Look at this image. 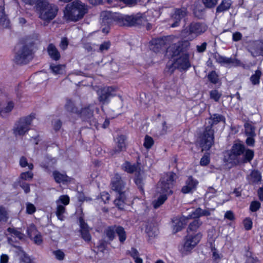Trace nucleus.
I'll return each instance as SVG.
<instances>
[{
	"label": "nucleus",
	"instance_id": "1",
	"mask_svg": "<svg viewBox=\"0 0 263 263\" xmlns=\"http://www.w3.org/2000/svg\"><path fill=\"white\" fill-rule=\"evenodd\" d=\"M100 17L102 26H109L114 22H116L121 26H134L146 25L147 30L152 27V25L147 23L145 18L139 14L135 15H127L105 11L102 12Z\"/></svg>",
	"mask_w": 263,
	"mask_h": 263
},
{
	"label": "nucleus",
	"instance_id": "2",
	"mask_svg": "<svg viewBox=\"0 0 263 263\" xmlns=\"http://www.w3.org/2000/svg\"><path fill=\"white\" fill-rule=\"evenodd\" d=\"M254 151L247 147L240 140L234 143L229 154V159L235 165L250 163L254 157Z\"/></svg>",
	"mask_w": 263,
	"mask_h": 263
},
{
	"label": "nucleus",
	"instance_id": "3",
	"mask_svg": "<svg viewBox=\"0 0 263 263\" xmlns=\"http://www.w3.org/2000/svg\"><path fill=\"white\" fill-rule=\"evenodd\" d=\"M176 174L168 172L164 174L158 184V192L161 193L159 197L153 202L155 209L160 207L167 199V196L172 194L173 188L176 180Z\"/></svg>",
	"mask_w": 263,
	"mask_h": 263
},
{
	"label": "nucleus",
	"instance_id": "4",
	"mask_svg": "<svg viewBox=\"0 0 263 263\" xmlns=\"http://www.w3.org/2000/svg\"><path fill=\"white\" fill-rule=\"evenodd\" d=\"M225 122V117L221 115L214 114L209 119L210 125L206 126L204 131L199 138V144L202 151L209 150L214 143V131L213 125L220 122Z\"/></svg>",
	"mask_w": 263,
	"mask_h": 263
},
{
	"label": "nucleus",
	"instance_id": "5",
	"mask_svg": "<svg viewBox=\"0 0 263 263\" xmlns=\"http://www.w3.org/2000/svg\"><path fill=\"white\" fill-rule=\"evenodd\" d=\"M86 12L85 5L79 1H74L67 5L64 11L65 18L74 22L81 19Z\"/></svg>",
	"mask_w": 263,
	"mask_h": 263
},
{
	"label": "nucleus",
	"instance_id": "6",
	"mask_svg": "<svg viewBox=\"0 0 263 263\" xmlns=\"http://www.w3.org/2000/svg\"><path fill=\"white\" fill-rule=\"evenodd\" d=\"M36 7L37 10L39 11L40 18L47 22L54 19L59 10L57 6L49 3L47 0L38 1Z\"/></svg>",
	"mask_w": 263,
	"mask_h": 263
},
{
	"label": "nucleus",
	"instance_id": "7",
	"mask_svg": "<svg viewBox=\"0 0 263 263\" xmlns=\"http://www.w3.org/2000/svg\"><path fill=\"white\" fill-rule=\"evenodd\" d=\"M189 57L190 55L187 52L181 54L175 59L171 64L167 65V71L170 74H172L176 69L180 71L187 70L191 66Z\"/></svg>",
	"mask_w": 263,
	"mask_h": 263
},
{
	"label": "nucleus",
	"instance_id": "8",
	"mask_svg": "<svg viewBox=\"0 0 263 263\" xmlns=\"http://www.w3.org/2000/svg\"><path fill=\"white\" fill-rule=\"evenodd\" d=\"M208 26L204 23L193 22L185 27L182 31V34L185 37L193 40L205 32Z\"/></svg>",
	"mask_w": 263,
	"mask_h": 263
},
{
	"label": "nucleus",
	"instance_id": "9",
	"mask_svg": "<svg viewBox=\"0 0 263 263\" xmlns=\"http://www.w3.org/2000/svg\"><path fill=\"white\" fill-rule=\"evenodd\" d=\"M31 47L24 45H18L16 48L14 61L17 64H26L32 59Z\"/></svg>",
	"mask_w": 263,
	"mask_h": 263
},
{
	"label": "nucleus",
	"instance_id": "10",
	"mask_svg": "<svg viewBox=\"0 0 263 263\" xmlns=\"http://www.w3.org/2000/svg\"><path fill=\"white\" fill-rule=\"evenodd\" d=\"M33 118L28 116L20 118L15 122L13 128V133L15 137L24 136L30 129Z\"/></svg>",
	"mask_w": 263,
	"mask_h": 263
},
{
	"label": "nucleus",
	"instance_id": "11",
	"mask_svg": "<svg viewBox=\"0 0 263 263\" xmlns=\"http://www.w3.org/2000/svg\"><path fill=\"white\" fill-rule=\"evenodd\" d=\"M190 45V43L186 40L172 44L167 48L166 55L171 58L178 57L181 54L187 52Z\"/></svg>",
	"mask_w": 263,
	"mask_h": 263
},
{
	"label": "nucleus",
	"instance_id": "12",
	"mask_svg": "<svg viewBox=\"0 0 263 263\" xmlns=\"http://www.w3.org/2000/svg\"><path fill=\"white\" fill-rule=\"evenodd\" d=\"M201 238L202 234L200 233L196 234L187 233L184 238V245L180 250L182 255L188 254L199 242Z\"/></svg>",
	"mask_w": 263,
	"mask_h": 263
},
{
	"label": "nucleus",
	"instance_id": "13",
	"mask_svg": "<svg viewBox=\"0 0 263 263\" xmlns=\"http://www.w3.org/2000/svg\"><path fill=\"white\" fill-rule=\"evenodd\" d=\"M116 89L112 87H105L98 91V100L102 104H107L109 99L115 95Z\"/></svg>",
	"mask_w": 263,
	"mask_h": 263
},
{
	"label": "nucleus",
	"instance_id": "14",
	"mask_svg": "<svg viewBox=\"0 0 263 263\" xmlns=\"http://www.w3.org/2000/svg\"><path fill=\"white\" fill-rule=\"evenodd\" d=\"M111 184L112 190L118 194L125 193L126 183L124 179L119 174H116L112 178Z\"/></svg>",
	"mask_w": 263,
	"mask_h": 263
},
{
	"label": "nucleus",
	"instance_id": "15",
	"mask_svg": "<svg viewBox=\"0 0 263 263\" xmlns=\"http://www.w3.org/2000/svg\"><path fill=\"white\" fill-rule=\"evenodd\" d=\"M187 13L186 8L183 7L174 9V12L171 14V21L173 23L171 24L172 27H176L179 26L180 22Z\"/></svg>",
	"mask_w": 263,
	"mask_h": 263
},
{
	"label": "nucleus",
	"instance_id": "16",
	"mask_svg": "<svg viewBox=\"0 0 263 263\" xmlns=\"http://www.w3.org/2000/svg\"><path fill=\"white\" fill-rule=\"evenodd\" d=\"M198 181L192 176H188L185 182V185L181 189V192L187 194L193 192L196 190Z\"/></svg>",
	"mask_w": 263,
	"mask_h": 263
},
{
	"label": "nucleus",
	"instance_id": "17",
	"mask_svg": "<svg viewBox=\"0 0 263 263\" xmlns=\"http://www.w3.org/2000/svg\"><path fill=\"white\" fill-rule=\"evenodd\" d=\"M125 137L123 135L119 136L116 139L117 147H115L110 151V154L112 156L119 154L126 149Z\"/></svg>",
	"mask_w": 263,
	"mask_h": 263
},
{
	"label": "nucleus",
	"instance_id": "18",
	"mask_svg": "<svg viewBox=\"0 0 263 263\" xmlns=\"http://www.w3.org/2000/svg\"><path fill=\"white\" fill-rule=\"evenodd\" d=\"M93 112V109L90 108V106H88L82 108L81 112H79L78 114L80 115L83 121L90 122L91 125V122H94Z\"/></svg>",
	"mask_w": 263,
	"mask_h": 263
},
{
	"label": "nucleus",
	"instance_id": "19",
	"mask_svg": "<svg viewBox=\"0 0 263 263\" xmlns=\"http://www.w3.org/2000/svg\"><path fill=\"white\" fill-rule=\"evenodd\" d=\"M80 232L82 238L86 242H89L91 240V237L89 233V230L87 224L82 219H80Z\"/></svg>",
	"mask_w": 263,
	"mask_h": 263
},
{
	"label": "nucleus",
	"instance_id": "20",
	"mask_svg": "<svg viewBox=\"0 0 263 263\" xmlns=\"http://www.w3.org/2000/svg\"><path fill=\"white\" fill-rule=\"evenodd\" d=\"M28 235L30 238H33L35 244L40 245L42 242V237L40 233H38L34 226H31L27 230Z\"/></svg>",
	"mask_w": 263,
	"mask_h": 263
},
{
	"label": "nucleus",
	"instance_id": "21",
	"mask_svg": "<svg viewBox=\"0 0 263 263\" xmlns=\"http://www.w3.org/2000/svg\"><path fill=\"white\" fill-rule=\"evenodd\" d=\"M188 218L185 217L180 218H175L173 220V232L176 233L181 231L184 226L186 224V220Z\"/></svg>",
	"mask_w": 263,
	"mask_h": 263
},
{
	"label": "nucleus",
	"instance_id": "22",
	"mask_svg": "<svg viewBox=\"0 0 263 263\" xmlns=\"http://www.w3.org/2000/svg\"><path fill=\"white\" fill-rule=\"evenodd\" d=\"M47 51L50 57L54 61L59 60L61 55L58 49L53 44H50L47 48Z\"/></svg>",
	"mask_w": 263,
	"mask_h": 263
},
{
	"label": "nucleus",
	"instance_id": "23",
	"mask_svg": "<svg viewBox=\"0 0 263 263\" xmlns=\"http://www.w3.org/2000/svg\"><path fill=\"white\" fill-rule=\"evenodd\" d=\"M53 176L56 182L63 184L70 181V178L65 174H62L58 171H54Z\"/></svg>",
	"mask_w": 263,
	"mask_h": 263
},
{
	"label": "nucleus",
	"instance_id": "24",
	"mask_svg": "<svg viewBox=\"0 0 263 263\" xmlns=\"http://www.w3.org/2000/svg\"><path fill=\"white\" fill-rule=\"evenodd\" d=\"M245 134L246 136H256V127L251 121H247L244 124Z\"/></svg>",
	"mask_w": 263,
	"mask_h": 263
},
{
	"label": "nucleus",
	"instance_id": "25",
	"mask_svg": "<svg viewBox=\"0 0 263 263\" xmlns=\"http://www.w3.org/2000/svg\"><path fill=\"white\" fill-rule=\"evenodd\" d=\"M202 222L199 219H194L192 222L190 223L187 229V233L196 234L197 231Z\"/></svg>",
	"mask_w": 263,
	"mask_h": 263
},
{
	"label": "nucleus",
	"instance_id": "26",
	"mask_svg": "<svg viewBox=\"0 0 263 263\" xmlns=\"http://www.w3.org/2000/svg\"><path fill=\"white\" fill-rule=\"evenodd\" d=\"M194 13L196 17L200 18L202 17L204 12L205 11V7L199 2H196L194 5Z\"/></svg>",
	"mask_w": 263,
	"mask_h": 263
},
{
	"label": "nucleus",
	"instance_id": "27",
	"mask_svg": "<svg viewBox=\"0 0 263 263\" xmlns=\"http://www.w3.org/2000/svg\"><path fill=\"white\" fill-rule=\"evenodd\" d=\"M115 230L116 234L119 237L120 242L124 243L127 238L126 233L124 228L120 226H117L116 229Z\"/></svg>",
	"mask_w": 263,
	"mask_h": 263
},
{
	"label": "nucleus",
	"instance_id": "28",
	"mask_svg": "<svg viewBox=\"0 0 263 263\" xmlns=\"http://www.w3.org/2000/svg\"><path fill=\"white\" fill-rule=\"evenodd\" d=\"M222 64L226 66H240L241 63L240 61L238 60L237 59L224 57Z\"/></svg>",
	"mask_w": 263,
	"mask_h": 263
},
{
	"label": "nucleus",
	"instance_id": "29",
	"mask_svg": "<svg viewBox=\"0 0 263 263\" xmlns=\"http://www.w3.org/2000/svg\"><path fill=\"white\" fill-rule=\"evenodd\" d=\"M118 194V197L115 200L114 203L119 209L122 210L124 207L125 201L126 200L125 193Z\"/></svg>",
	"mask_w": 263,
	"mask_h": 263
},
{
	"label": "nucleus",
	"instance_id": "30",
	"mask_svg": "<svg viewBox=\"0 0 263 263\" xmlns=\"http://www.w3.org/2000/svg\"><path fill=\"white\" fill-rule=\"evenodd\" d=\"M261 176L260 173L256 170H253L249 176V181L251 183H258L261 181Z\"/></svg>",
	"mask_w": 263,
	"mask_h": 263
},
{
	"label": "nucleus",
	"instance_id": "31",
	"mask_svg": "<svg viewBox=\"0 0 263 263\" xmlns=\"http://www.w3.org/2000/svg\"><path fill=\"white\" fill-rule=\"evenodd\" d=\"M232 3L230 0H223L217 7L216 12L220 13L228 10L231 6Z\"/></svg>",
	"mask_w": 263,
	"mask_h": 263
},
{
	"label": "nucleus",
	"instance_id": "32",
	"mask_svg": "<svg viewBox=\"0 0 263 263\" xmlns=\"http://www.w3.org/2000/svg\"><path fill=\"white\" fill-rule=\"evenodd\" d=\"M261 74L262 73L260 70L257 69L255 71V73L251 76L250 80L253 85H255L259 84L260 78Z\"/></svg>",
	"mask_w": 263,
	"mask_h": 263
},
{
	"label": "nucleus",
	"instance_id": "33",
	"mask_svg": "<svg viewBox=\"0 0 263 263\" xmlns=\"http://www.w3.org/2000/svg\"><path fill=\"white\" fill-rule=\"evenodd\" d=\"M127 254L130 255L135 260L136 263H143L142 259L139 257V252L135 248H132L130 250L127 251Z\"/></svg>",
	"mask_w": 263,
	"mask_h": 263
},
{
	"label": "nucleus",
	"instance_id": "34",
	"mask_svg": "<svg viewBox=\"0 0 263 263\" xmlns=\"http://www.w3.org/2000/svg\"><path fill=\"white\" fill-rule=\"evenodd\" d=\"M117 225H114L107 228L105 230V234L109 240L112 241L115 237Z\"/></svg>",
	"mask_w": 263,
	"mask_h": 263
},
{
	"label": "nucleus",
	"instance_id": "35",
	"mask_svg": "<svg viewBox=\"0 0 263 263\" xmlns=\"http://www.w3.org/2000/svg\"><path fill=\"white\" fill-rule=\"evenodd\" d=\"M65 107L66 110L69 112L79 113L78 108L75 106L73 102L70 100H67Z\"/></svg>",
	"mask_w": 263,
	"mask_h": 263
},
{
	"label": "nucleus",
	"instance_id": "36",
	"mask_svg": "<svg viewBox=\"0 0 263 263\" xmlns=\"http://www.w3.org/2000/svg\"><path fill=\"white\" fill-rule=\"evenodd\" d=\"M14 107V103L12 101L8 102L6 106L5 107H0V115L3 116L5 114L10 112Z\"/></svg>",
	"mask_w": 263,
	"mask_h": 263
},
{
	"label": "nucleus",
	"instance_id": "37",
	"mask_svg": "<svg viewBox=\"0 0 263 263\" xmlns=\"http://www.w3.org/2000/svg\"><path fill=\"white\" fill-rule=\"evenodd\" d=\"M122 169L127 173H133L137 170V166L132 165L129 162L126 161L122 166Z\"/></svg>",
	"mask_w": 263,
	"mask_h": 263
},
{
	"label": "nucleus",
	"instance_id": "38",
	"mask_svg": "<svg viewBox=\"0 0 263 263\" xmlns=\"http://www.w3.org/2000/svg\"><path fill=\"white\" fill-rule=\"evenodd\" d=\"M7 231L11 234L12 236H16L20 240L24 238V235L14 228H8Z\"/></svg>",
	"mask_w": 263,
	"mask_h": 263
},
{
	"label": "nucleus",
	"instance_id": "39",
	"mask_svg": "<svg viewBox=\"0 0 263 263\" xmlns=\"http://www.w3.org/2000/svg\"><path fill=\"white\" fill-rule=\"evenodd\" d=\"M0 23L6 26L9 24V20H7V16L5 13L4 7L0 6Z\"/></svg>",
	"mask_w": 263,
	"mask_h": 263
},
{
	"label": "nucleus",
	"instance_id": "40",
	"mask_svg": "<svg viewBox=\"0 0 263 263\" xmlns=\"http://www.w3.org/2000/svg\"><path fill=\"white\" fill-rule=\"evenodd\" d=\"M8 218V212L7 210L3 206L0 205V222H6Z\"/></svg>",
	"mask_w": 263,
	"mask_h": 263
},
{
	"label": "nucleus",
	"instance_id": "41",
	"mask_svg": "<svg viewBox=\"0 0 263 263\" xmlns=\"http://www.w3.org/2000/svg\"><path fill=\"white\" fill-rule=\"evenodd\" d=\"M64 66L62 65L51 64L50 69L55 74H61L63 72Z\"/></svg>",
	"mask_w": 263,
	"mask_h": 263
},
{
	"label": "nucleus",
	"instance_id": "42",
	"mask_svg": "<svg viewBox=\"0 0 263 263\" xmlns=\"http://www.w3.org/2000/svg\"><path fill=\"white\" fill-rule=\"evenodd\" d=\"M65 212V206L64 205L58 204L57 211H56V215L59 220H64V216H63V214Z\"/></svg>",
	"mask_w": 263,
	"mask_h": 263
},
{
	"label": "nucleus",
	"instance_id": "43",
	"mask_svg": "<svg viewBox=\"0 0 263 263\" xmlns=\"http://www.w3.org/2000/svg\"><path fill=\"white\" fill-rule=\"evenodd\" d=\"M155 45L153 47V50L155 52L160 51V49L164 45V41L162 40H156L154 41Z\"/></svg>",
	"mask_w": 263,
	"mask_h": 263
},
{
	"label": "nucleus",
	"instance_id": "44",
	"mask_svg": "<svg viewBox=\"0 0 263 263\" xmlns=\"http://www.w3.org/2000/svg\"><path fill=\"white\" fill-rule=\"evenodd\" d=\"M20 165L22 167L28 166L30 170L33 168V165L32 163H28L26 158L25 157H21L20 160Z\"/></svg>",
	"mask_w": 263,
	"mask_h": 263
},
{
	"label": "nucleus",
	"instance_id": "45",
	"mask_svg": "<svg viewBox=\"0 0 263 263\" xmlns=\"http://www.w3.org/2000/svg\"><path fill=\"white\" fill-rule=\"evenodd\" d=\"M253 57H257L259 55L263 56V42L259 43L256 47L255 51L251 52Z\"/></svg>",
	"mask_w": 263,
	"mask_h": 263
},
{
	"label": "nucleus",
	"instance_id": "46",
	"mask_svg": "<svg viewBox=\"0 0 263 263\" xmlns=\"http://www.w3.org/2000/svg\"><path fill=\"white\" fill-rule=\"evenodd\" d=\"M153 144L154 140L153 138L151 137L146 135L144 138V142L143 144L144 146L147 149H149L152 147Z\"/></svg>",
	"mask_w": 263,
	"mask_h": 263
},
{
	"label": "nucleus",
	"instance_id": "47",
	"mask_svg": "<svg viewBox=\"0 0 263 263\" xmlns=\"http://www.w3.org/2000/svg\"><path fill=\"white\" fill-rule=\"evenodd\" d=\"M209 80L213 84H216L218 81V76L215 71H212L208 76Z\"/></svg>",
	"mask_w": 263,
	"mask_h": 263
},
{
	"label": "nucleus",
	"instance_id": "48",
	"mask_svg": "<svg viewBox=\"0 0 263 263\" xmlns=\"http://www.w3.org/2000/svg\"><path fill=\"white\" fill-rule=\"evenodd\" d=\"M135 182L138 187V188L140 190L141 192H143V186L144 184L143 179L141 175L137 176L135 179Z\"/></svg>",
	"mask_w": 263,
	"mask_h": 263
},
{
	"label": "nucleus",
	"instance_id": "49",
	"mask_svg": "<svg viewBox=\"0 0 263 263\" xmlns=\"http://www.w3.org/2000/svg\"><path fill=\"white\" fill-rule=\"evenodd\" d=\"M217 1V0H202L204 6L207 8L214 7L216 5Z\"/></svg>",
	"mask_w": 263,
	"mask_h": 263
},
{
	"label": "nucleus",
	"instance_id": "50",
	"mask_svg": "<svg viewBox=\"0 0 263 263\" xmlns=\"http://www.w3.org/2000/svg\"><path fill=\"white\" fill-rule=\"evenodd\" d=\"M33 177V174L31 172H26L22 173L20 175L19 180H31Z\"/></svg>",
	"mask_w": 263,
	"mask_h": 263
},
{
	"label": "nucleus",
	"instance_id": "51",
	"mask_svg": "<svg viewBox=\"0 0 263 263\" xmlns=\"http://www.w3.org/2000/svg\"><path fill=\"white\" fill-rule=\"evenodd\" d=\"M57 204L60 202L63 203L64 205H66L69 203V197L67 195H62L59 199L56 201Z\"/></svg>",
	"mask_w": 263,
	"mask_h": 263
},
{
	"label": "nucleus",
	"instance_id": "52",
	"mask_svg": "<svg viewBox=\"0 0 263 263\" xmlns=\"http://www.w3.org/2000/svg\"><path fill=\"white\" fill-rule=\"evenodd\" d=\"M210 95V98L216 102L219 101L221 96V93H220L217 90H211Z\"/></svg>",
	"mask_w": 263,
	"mask_h": 263
},
{
	"label": "nucleus",
	"instance_id": "53",
	"mask_svg": "<svg viewBox=\"0 0 263 263\" xmlns=\"http://www.w3.org/2000/svg\"><path fill=\"white\" fill-rule=\"evenodd\" d=\"M260 203L257 201H253L251 203L250 210L252 212H256L260 208Z\"/></svg>",
	"mask_w": 263,
	"mask_h": 263
},
{
	"label": "nucleus",
	"instance_id": "54",
	"mask_svg": "<svg viewBox=\"0 0 263 263\" xmlns=\"http://www.w3.org/2000/svg\"><path fill=\"white\" fill-rule=\"evenodd\" d=\"M247 138L246 139L245 143L247 146L250 147H254L255 145V137L256 136H247Z\"/></svg>",
	"mask_w": 263,
	"mask_h": 263
},
{
	"label": "nucleus",
	"instance_id": "55",
	"mask_svg": "<svg viewBox=\"0 0 263 263\" xmlns=\"http://www.w3.org/2000/svg\"><path fill=\"white\" fill-rule=\"evenodd\" d=\"M18 184L24 190L26 194H27L30 192V186L28 183H27L21 180H19Z\"/></svg>",
	"mask_w": 263,
	"mask_h": 263
},
{
	"label": "nucleus",
	"instance_id": "56",
	"mask_svg": "<svg viewBox=\"0 0 263 263\" xmlns=\"http://www.w3.org/2000/svg\"><path fill=\"white\" fill-rule=\"evenodd\" d=\"M36 211L35 206L32 203L28 202L26 203V212L29 214H32Z\"/></svg>",
	"mask_w": 263,
	"mask_h": 263
},
{
	"label": "nucleus",
	"instance_id": "57",
	"mask_svg": "<svg viewBox=\"0 0 263 263\" xmlns=\"http://www.w3.org/2000/svg\"><path fill=\"white\" fill-rule=\"evenodd\" d=\"M53 253L55 255L57 259L60 260H62L64 259L65 257V254L61 250H58L57 251H53Z\"/></svg>",
	"mask_w": 263,
	"mask_h": 263
},
{
	"label": "nucleus",
	"instance_id": "58",
	"mask_svg": "<svg viewBox=\"0 0 263 263\" xmlns=\"http://www.w3.org/2000/svg\"><path fill=\"white\" fill-rule=\"evenodd\" d=\"M243 224L246 230H250L252 227V221L250 218H246L243 221Z\"/></svg>",
	"mask_w": 263,
	"mask_h": 263
},
{
	"label": "nucleus",
	"instance_id": "59",
	"mask_svg": "<svg viewBox=\"0 0 263 263\" xmlns=\"http://www.w3.org/2000/svg\"><path fill=\"white\" fill-rule=\"evenodd\" d=\"M110 46V43L109 42H104L102 44L100 45L99 50L100 51L102 52L104 50H107Z\"/></svg>",
	"mask_w": 263,
	"mask_h": 263
},
{
	"label": "nucleus",
	"instance_id": "60",
	"mask_svg": "<svg viewBox=\"0 0 263 263\" xmlns=\"http://www.w3.org/2000/svg\"><path fill=\"white\" fill-rule=\"evenodd\" d=\"M210 162V157L208 155H204L201 159L200 164L202 166L207 165Z\"/></svg>",
	"mask_w": 263,
	"mask_h": 263
},
{
	"label": "nucleus",
	"instance_id": "61",
	"mask_svg": "<svg viewBox=\"0 0 263 263\" xmlns=\"http://www.w3.org/2000/svg\"><path fill=\"white\" fill-rule=\"evenodd\" d=\"M52 123H53V128L55 130L58 131L61 128L62 124L61 120H60L59 119H56V120H54Z\"/></svg>",
	"mask_w": 263,
	"mask_h": 263
},
{
	"label": "nucleus",
	"instance_id": "62",
	"mask_svg": "<svg viewBox=\"0 0 263 263\" xmlns=\"http://www.w3.org/2000/svg\"><path fill=\"white\" fill-rule=\"evenodd\" d=\"M206 46L207 43L206 42H203L201 45H197L196 46L197 52L199 53H202L204 52L206 50Z\"/></svg>",
	"mask_w": 263,
	"mask_h": 263
},
{
	"label": "nucleus",
	"instance_id": "63",
	"mask_svg": "<svg viewBox=\"0 0 263 263\" xmlns=\"http://www.w3.org/2000/svg\"><path fill=\"white\" fill-rule=\"evenodd\" d=\"M242 35L239 32H235L233 34V41L238 42L242 39Z\"/></svg>",
	"mask_w": 263,
	"mask_h": 263
},
{
	"label": "nucleus",
	"instance_id": "64",
	"mask_svg": "<svg viewBox=\"0 0 263 263\" xmlns=\"http://www.w3.org/2000/svg\"><path fill=\"white\" fill-rule=\"evenodd\" d=\"M68 45V42L66 38H63L61 40L60 46L63 50H65L67 48Z\"/></svg>",
	"mask_w": 263,
	"mask_h": 263
}]
</instances>
